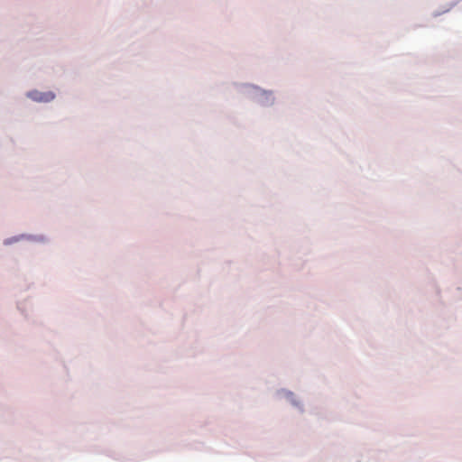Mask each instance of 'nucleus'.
Masks as SVG:
<instances>
[{
    "label": "nucleus",
    "mask_w": 462,
    "mask_h": 462,
    "mask_svg": "<svg viewBox=\"0 0 462 462\" xmlns=\"http://www.w3.org/2000/svg\"><path fill=\"white\" fill-rule=\"evenodd\" d=\"M32 99L38 102H50L54 98V94L51 92L41 93L38 91L30 92L28 95Z\"/></svg>",
    "instance_id": "obj_1"
}]
</instances>
